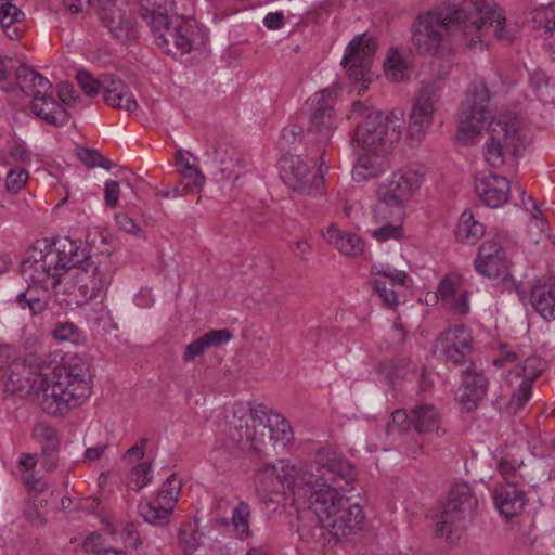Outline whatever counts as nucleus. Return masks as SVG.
Returning <instances> with one entry per match:
<instances>
[{
    "mask_svg": "<svg viewBox=\"0 0 555 555\" xmlns=\"http://www.w3.org/2000/svg\"><path fill=\"white\" fill-rule=\"evenodd\" d=\"M311 109L307 135L320 144H324L332 138L336 129L335 113L333 106L326 100L325 92L314 94L309 99Z\"/></svg>",
    "mask_w": 555,
    "mask_h": 555,
    "instance_id": "a211bd4d",
    "label": "nucleus"
},
{
    "mask_svg": "<svg viewBox=\"0 0 555 555\" xmlns=\"http://www.w3.org/2000/svg\"><path fill=\"white\" fill-rule=\"evenodd\" d=\"M410 67V61L406 60L397 48H391L388 51L384 62V70L388 79L397 82L403 80Z\"/></svg>",
    "mask_w": 555,
    "mask_h": 555,
    "instance_id": "473e14b6",
    "label": "nucleus"
},
{
    "mask_svg": "<svg viewBox=\"0 0 555 555\" xmlns=\"http://www.w3.org/2000/svg\"><path fill=\"white\" fill-rule=\"evenodd\" d=\"M401 225L386 223L379 228L372 230V236L378 242H386L391 238H400L402 236Z\"/></svg>",
    "mask_w": 555,
    "mask_h": 555,
    "instance_id": "4d7b16f0",
    "label": "nucleus"
},
{
    "mask_svg": "<svg viewBox=\"0 0 555 555\" xmlns=\"http://www.w3.org/2000/svg\"><path fill=\"white\" fill-rule=\"evenodd\" d=\"M530 301L544 320H555V282L533 286Z\"/></svg>",
    "mask_w": 555,
    "mask_h": 555,
    "instance_id": "a878e982",
    "label": "nucleus"
},
{
    "mask_svg": "<svg viewBox=\"0 0 555 555\" xmlns=\"http://www.w3.org/2000/svg\"><path fill=\"white\" fill-rule=\"evenodd\" d=\"M371 284L384 307L391 309L398 305V295L390 281L376 278Z\"/></svg>",
    "mask_w": 555,
    "mask_h": 555,
    "instance_id": "79ce46f5",
    "label": "nucleus"
},
{
    "mask_svg": "<svg viewBox=\"0 0 555 555\" xmlns=\"http://www.w3.org/2000/svg\"><path fill=\"white\" fill-rule=\"evenodd\" d=\"M312 468L320 483L335 485L341 480L351 485L357 478V470L352 463L340 453L331 448H321L315 453Z\"/></svg>",
    "mask_w": 555,
    "mask_h": 555,
    "instance_id": "2eb2a0df",
    "label": "nucleus"
},
{
    "mask_svg": "<svg viewBox=\"0 0 555 555\" xmlns=\"http://www.w3.org/2000/svg\"><path fill=\"white\" fill-rule=\"evenodd\" d=\"M377 50V41L367 33L357 35L347 46L341 65L349 79L353 81L370 82L369 77L372 63Z\"/></svg>",
    "mask_w": 555,
    "mask_h": 555,
    "instance_id": "4468645a",
    "label": "nucleus"
},
{
    "mask_svg": "<svg viewBox=\"0 0 555 555\" xmlns=\"http://www.w3.org/2000/svg\"><path fill=\"white\" fill-rule=\"evenodd\" d=\"M250 506L245 501H240L232 511L231 525L234 534L240 540L250 537L249 529Z\"/></svg>",
    "mask_w": 555,
    "mask_h": 555,
    "instance_id": "c9c22d12",
    "label": "nucleus"
},
{
    "mask_svg": "<svg viewBox=\"0 0 555 555\" xmlns=\"http://www.w3.org/2000/svg\"><path fill=\"white\" fill-rule=\"evenodd\" d=\"M28 172L25 169L10 170L7 175L5 186L11 193L20 192L26 184Z\"/></svg>",
    "mask_w": 555,
    "mask_h": 555,
    "instance_id": "6e6d98bb",
    "label": "nucleus"
},
{
    "mask_svg": "<svg viewBox=\"0 0 555 555\" xmlns=\"http://www.w3.org/2000/svg\"><path fill=\"white\" fill-rule=\"evenodd\" d=\"M76 79L88 96H94L102 92L104 93V77L101 80L94 79L88 72L79 70Z\"/></svg>",
    "mask_w": 555,
    "mask_h": 555,
    "instance_id": "3c124183",
    "label": "nucleus"
},
{
    "mask_svg": "<svg viewBox=\"0 0 555 555\" xmlns=\"http://www.w3.org/2000/svg\"><path fill=\"white\" fill-rule=\"evenodd\" d=\"M67 270L74 269L72 285L77 293V304L93 299L105 292L112 283L116 266L112 254L101 251L87 254L80 250L76 242L67 240Z\"/></svg>",
    "mask_w": 555,
    "mask_h": 555,
    "instance_id": "39448f33",
    "label": "nucleus"
},
{
    "mask_svg": "<svg viewBox=\"0 0 555 555\" xmlns=\"http://www.w3.org/2000/svg\"><path fill=\"white\" fill-rule=\"evenodd\" d=\"M377 274L380 275L383 280L390 281L392 287L396 285H404L408 278L404 271L398 270L379 271Z\"/></svg>",
    "mask_w": 555,
    "mask_h": 555,
    "instance_id": "774afa93",
    "label": "nucleus"
},
{
    "mask_svg": "<svg viewBox=\"0 0 555 555\" xmlns=\"http://www.w3.org/2000/svg\"><path fill=\"white\" fill-rule=\"evenodd\" d=\"M23 516L28 524L35 527H42L47 522V512L41 511L28 501L23 509Z\"/></svg>",
    "mask_w": 555,
    "mask_h": 555,
    "instance_id": "13d9d810",
    "label": "nucleus"
},
{
    "mask_svg": "<svg viewBox=\"0 0 555 555\" xmlns=\"http://www.w3.org/2000/svg\"><path fill=\"white\" fill-rule=\"evenodd\" d=\"M475 268L478 273L488 278H505L507 275L508 261L506 258L487 257L481 258L477 256L475 260Z\"/></svg>",
    "mask_w": 555,
    "mask_h": 555,
    "instance_id": "4c0bfd02",
    "label": "nucleus"
},
{
    "mask_svg": "<svg viewBox=\"0 0 555 555\" xmlns=\"http://www.w3.org/2000/svg\"><path fill=\"white\" fill-rule=\"evenodd\" d=\"M441 98L440 83L431 81L423 83L416 98L409 121V137L420 141L433 124L434 113Z\"/></svg>",
    "mask_w": 555,
    "mask_h": 555,
    "instance_id": "dca6fc26",
    "label": "nucleus"
},
{
    "mask_svg": "<svg viewBox=\"0 0 555 555\" xmlns=\"http://www.w3.org/2000/svg\"><path fill=\"white\" fill-rule=\"evenodd\" d=\"M57 95L62 103L67 105L70 103H75L76 100L79 98V94L74 89V86L69 82H61L57 85Z\"/></svg>",
    "mask_w": 555,
    "mask_h": 555,
    "instance_id": "0e129e2a",
    "label": "nucleus"
},
{
    "mask_svg": "<svg viewBox=\"0 0 555 555\" xmlns=\"http://www.w3.org/2000/svg\"><path fill=\"white\" fill-rule=\"evenodd\" d=\"M119 194V183L114 180L106 181L104 188V201L107 207L114 208L117 206Z\"/></svg>",
    "mask_w": 555,
    "mask_h": 555,
    "instance_id": "680f3d73",
    "label": "nucleus"
},
{
    "mask_svg": "<svg viewBox=\"0 0 555 555\" xmlns=\"http://www.w3.org/2000/svg\"><path fill=\"white\" fill-rule=\"evenodd\" d=\"M83 546L88 553L93 555H127L122 550L105 547L103 545V538L99 533L88 535L83 542Z\"/></svg>",
    "mask_w": 555,
    "mask_h": 555,
    "instance_id": "de8ad7c7",
    "label": "nucleus"
},
{
    "mask_svg": "<svg viewBox=\"0 0 555 555\" xmlns=\"http://www.w3.org/2000/svg\"><path fill=\"white\" fill-rule=\"evenodd\" d=\"M24 18V12L11 1L0 4V25L9 38L17 39L22 35Z\"/></svg>",
    "mask_w": 555,
    "mask_h": 555,
    "instance_id": "bb28decb",
    "label": "nucleus"
},
{
    "mask_svg": "<svg viewBox=\"0 0 555 555\" xmlns=\"http://www.w3.org/2000/svg\"><path fill=\"white\" fill-rule=\"evenodd\" d=\"M67 242L60 249L56 244L43 241L22 261L21 273L31 286L38 284L41 288H55L61 283L62 271L67 270Z\"/></svg>",
    "mask_w": 555,
    "mask_h": 555,
    "instance_id": "6e6552de",
    "label": "nucleus"
},
{
    "mask_svg": "<svg viewBox=\"0 0 555 555\" xmlns=\"http://www.w3.org/2000/svg\"><path fill=\"white\" fill-rule=\"evenodd\" d=\"M238 414V423L230 428L228 437H230L240 448H251L255 451L260 449V444L264 442V431L257 435L256 427L262 426L263 430L268 429V417L274 414L269 413L268 409L259 404L253 409L241 406L234 410V417Z\"/></svg>",
    "mask_w": 555,
    "mask_h": 555,
    "instance_id": "ddd939ff",
    "label": "nucleus"
},
{
    "mask_svg": "<svg viewBox=\"0 0 555 555\" xmlns=\"http://www.w3.org/2000/svg\"><path fill=\"white\" fill-rule=\"evenodd\" d=\"M478 499L469 485L455 483L451 487L446 503L442 504L436 522V534L448 543L455 542L460 532L475 516Z\"/></svg>",
    "mask_w": 555,
    "mask_h": 555,
    "instance_id": "1a4fd4ad",
    "label": "nucleus"
},
{
    "mask_svg": "<svg viewBox=\"0 0 555 555\" xmlns=\"http://www.w3.org/2000/svg\"><path fill=\"white\" fill-rule=\"evenodd\" d=\"M152 479V463L145 462L135 465L129 475V487L140 491L147 486Z\"/></svg>",
    "mask_w": 555,
    "mask_h": 555,
    "instance_id": "37998d69",
    "label": "nucleus"
},
{
    "mask_svg": "<svg viewBox=\"0 0 555 555\" xmlns=\"http://www.w3.org/2000/svg\"><path fill=\"white\" fill-rule=\"evenodd\" d=\"M487 122L489 137L483 145V156L491 167L496 168L505 163L506 154H516L524 145L522 130L518 119L511 115L492 119L488 88L482 83L472 85L461 104L456 140L464 145L472 144Z\"/></svg>",
    "mask_w": 555,
    "mask_h": 555,
    "instance_id": "f03ea898",
    "label": "nucleus"
},
{
    "mask_svg": "<svg viewBox=\"0 0 555 555\" xmlns=\"http://www.w3.org/2000/svg\"><path fill=\"white\" fill-rule=\"evenodd\" d=\"M522 465V460H509V459H500L496 463V469L500 475L503 477L505 483L515 482L518 483V472L517 469Z\"/></svg>",
    "mask_w": 555,
    "mask_h": 555,
    "instance_id": "864d4df0",
    "label": "nucleus"
},
{
    "mask_svg": "<svg viewBox=\"0 0 555 555\" xmlns=\"http://www.w3.org/2000/svg\"><path fill=\"white\" fill-rule=\"evenodd\" d=\"M157 46L167 54H188L194 44L193 26L179 15H166V22H151L149 25Z\"/></svg>",
    "mask_w": 555,
    "mask_h": 555,
    "instance_id": "f8f14e48",
    "label": "nucleus"
},
{
    "mask_svg": "<svg viewBox=\"0 0 555 555\" xmlns=\"http://www.w3.org/2000/svg\"><path fill=\"white\" fill-rule=\"evenodd\" d=\"M438 344L448 362L466 366L472 353L473 337L464 325H455L440 334Z\"/></svg>",
    "mask_w": 555,
    "mask_h": 555,
    "instance_id": "6ab92c4d",
    "label": "nucleus"
},
{
    "mask_svg": "<svg viewBox=\"0 0 555 555\" xmlns=\"http://www.w3.org/2000/svg\"><path fill=\"white\" fill-rule=\"evenodd\" d=\"M16 300L23 309L28 308L31 314H40L49 306V288H41V293L39 294L36 286H29L25 292L17 295Z\"/></svg>",
    "mask_w": 555,
    "mask_h": 555,
    "instance_id": "7c9ffc66",
    "label": "nucleus"
},
{
    "mask_svg": "<svg viewBox=\"0 0 555 555\" xmlns=\"http://www.w3.org/2000/svg\"><path fill=\"white\" fill-rule=\"evenodd\" d=\"M475 191L488 207L499 208L507 202L511 184L506 178L489 173L476 180Z\"/></svg>",
    "mask_w": 555,
    "mask_h": 555,
    "instance_id": "4be33fe9",
    "label": "nucleus"
},
{
    "mask_svg": "<svg viewBox=\"0 0 555 555\" xmlns=\"http://www.w3.org/2000/svg\"><path fill=\"white\" fill-rule=\"evenodd\" d=\"M338 487L320 483L311 469V478L301 487L305 495H298L296 502L315 516L321 534L327 530L336 541H341L361 529L364 513L362 506L341 494Z\"/></svg>",
    "mask_w": 555,
    "mask_h": 555,
    "instance_id": "7ed1b4c3",
    "label": "nucleus"
},
{
    "mask_svg": "<svg viewBox=\"0 0 555 555\" xmlns=\"http://www.w3.org/2000/svg\"><path fill=\"white\" fill-rule=\"evenodd\" d=\"M180 175L189 182L183 185V190L186 192H199L205 184V176L202 171L193 166L186 165L184 168L178 169Z\"/></svg>",
    "mask_w": 555,
    "mask_h": 555,
    "instance_id": "a18cd8bd",
    "label": "nucleus"
},
{
    "mask_svg": "<svg viewBox=\"0 0 555 555\" xmlns=\"http://www.w3.org/2000/svg\"><path fill=\"white\" fill-rule=\"evenodd\" d=\"M25 485L29 492V501L41 511L48 513V508L55 504L59 500V494L54 490H51L44 481L36 478L34 475H29Z\"/></svg>",
    "mask_w": 555,
    "mask_h": 555,
    "instance_id": "cd10ccee",
    "label": "nucleus"
},
{
    "mask_svg": "<svg viewBox=\"0 0 555 555\" xmlns=\"http://www.w3.org/2000/svg\"><path fill=\"white\" fill-rule=\"evenodd\" d=\"M92 389V374L81 358H73L53 370L50 378L40 382L36 400L42 411L62 416L83 403Z\"/></svg>",
    "mask_w": 555,
    "mask_h": 555,
    "instance_id": "20e7f679",
    "label": "nucleus"
},
{
    "mask_svg": "<svg viewBox=\"0 0 555 555\" xmlns=\"http://www.w3.org/2000/svg\"><path fill=\"white\" fill-rule=\"evenodd\" d=\"M477 256H480L481 258H487L489 256L496 258H506L504 249L502 248L500 243L494 240L485 241L480 245Z\"/></svg>",
    "mask_w": 555,
    "mask_h": 555,
    "instance_id": "052dcab7",
    "label": "nucleus"
},
{
    "mask_svg": "<svg viewBox=\"0 0 555 555\" xmlns=\"http://www.w3.org/2000/svg\"><path fill=\"white\" fill-rule=\"evenodd\" d=\"M493 499L496 509L506 518L520 514L527 504L526 493L515 482L498 486Z\"/></svg>",
    "mask_w": 555,
    "mask_h": 555,
    "instance_id": "5701e85b",
    "label": "nucleus"
},
{
    "mask_svg": "<svg viewBox=\"0 0 555 555\" xmlns=\"http://www.w3.org/2000/svg\"><path fill=\"white\" fill-rule=\"evenodd\" d=\"M324 238L334 245L343 255L356 257L363 250L362 240L350 232H341L336 224H331L324 232Z\"/></svg>",
    "mask_w": 555,
    "mask_h": 555,
    "instance_id": "393cba45",
    "label": "nucleus"
},
{
    "mask_svg": "<svg viewBox=\"0 0 555 555\" xmlns=\"http://www.w3.org/2000/svg\"><path fill=\"white\" fill-rule=\"evenodd\" d=\"M76 156L88 168H94L95 166H99L109 170L113 167V163L94 149L78 146L76 149Z\"/></svg>",
    "mask_w": 555,
    "mask_h": 555,
    "instance_id": "a19ab883",
    "label": "nucleus"
},
{
    "mask_svg": "<svg viewBox=\"0 0 555 555\" xmlns=\"http://www.w3.org/2000/svg\"><path fill=\"white\" fill-rule=\"evenodd\" d=\"M280 168L284 183L298 194L311 197L322 194L325 186L322 170H312L311 165L299 155L283 156Z\"/></svg>",
    "mask_w": 555,
    "mask_h": 555,
    "instance_id": "9b49d317",
    "label": "nucleus"
},
{
    "mask_svg": "<svg viewBox=\"0 0 555 555\" xmlns=\"http://www.w3.org/2000/svg\"><path fill=\"white\" fill-rule=\"evenodd\" d=\"M201 337L203 338L207 349H209L219 347L222 344L230 341L233 337V334L228 328H219L210 330Z\"/></svg>",
    "mask_w": 555,
    "mask_h": 555,
    "instance_id": "5fc2aeb1",
    "label": "nucleus"
},
{
    "mask_svg": "<svg viewBox=\"0 0 555 555\" xmlns=\"http://www.w3.org/2000/svg\"><path fill=\"white\" fill-rule=\"evenodd\" d=\"M541 370V359L539 357L527 358L521 367V373L524 375L522 380H530L532 385L539 377Z\"/></svg>",
    "mask_w": 555,
    "mask_h": 555,
    "instance_id": "bf43d9fd",
    "label": "nucleus"
},
{
    "mask_svg": "<svg viewBox=\"0 0 555 555\" xmlns=\"http://www.w3.org/2000/svg\"><path fill=\"white\" fill-rule=\"evenodd\" d=\"M379 155L369 156H361L358 159L357 165L354 166L352 170L353 179L360 181V180H367L373 179L379 176L384 171V160L378 162Z\"/></svg>",
    "mask_w": 555,
    "mask_h": 555,
    "instance_id": "e433bc0d",
    "label": "nucleus"
},
{
    "mask_svg": "<svg viewBox=\"0 0 555 555\" xmlns=\"http://www.w3.org/2000/svg\"><path fill=\"white\" fill-rule=\"evenodd\" d=\"M51 335L54 339L60 341L77 343L80 336V330L73 322H57L51 331Z\"/></svg>",
    "mask_w": 555,
    "mask_h": 555,
    "instance_id": "09e8293b",
    "label": "nucleus"
},
{
    "mask_svg": "<svg viewBox=\"0 0 555 555\" xmlns=\"http://www.w3.org/2000/svg\"><path fill=\"white\" fill-rule=\"evenodd\" d=\"M181 490V485L176 480V475H170L158 490V500L163 504L172 505L178 500V494Z\"/></svg>",
    "mask_w": 555,
    "mask_h": 555,
    "instance_id": "8fccbe9b",
    "label": "nucleus"
},
{
    "mask_svg": "<svg viewBox=\"0 0 555 555\" xmlns=\"http://www.w3.org/2000/svg\"><path fill=\"white\" fill-rule=\"evenodd\" d=\"M528 23L532 28L541 29L545 36L555 31V4L540 7L529 13Z\"/></svg>",
    "mask_w": 555,
    "mask_h": 555,
    "instance_id": "72a5a7b5",
    "label": "nucleus"
},
{
    "mask_svg": "<svg viewBox=\"0 0 555 555\" xmlns=\"http://www.w3.org/2000/svg\"><path fill=\"white\" fill-rule=\"evenodd\" d=\"M139 512L145 521L157 526H164L169 521L170 514L172 513V505L163 504L162 502L158 504L141 502L139 504Z\"/></svg>",
    "mask_w": 555,
    "mask_h": 555,
    "instance_id": "f704fd0d",
    "label": "nucleus"
},
{
    "mask_svg": "<svg viewBox=\"0 0 555 555\" xmlns=\"http://www.w3.org/2000/svg\"><path fill=\"white\" fill-rule=\"evenodd\" d=\"M412 425V415L410 416L403 409H398L392 412L391 420L386 425V434L390 436L406 433Z\"/></svg>",
    "mask_w": 555,
    "mask_h": 555,
    "instance_id": "c03bdc74",
    "label": "nucleus"
},
{
    "mask_svg": "<svg viewBox=\"0 0 555 555\" xmlns=\"http://www.w3.org/2000/svg\"><path fill=\"white\" fill-rule=\"evenodd\" d=\"M268 430L270 440L281 441L283 444H286L292 439L291 426L281 414L268 417Z\"/></svg>",
    "mask_w": 555,
    "mask_h": 555,
    "instance_id": "ea45409f",
    "label": "nucleus"
},
{
    "mask_svg": "<svg viewBox=\"0 0 555 555\" xmlns=\"http://www.w3.org/2000/svg\"><path fill=\"white\" fill-rule=\"evenodd\" d=\"M34 431L37 436H42L37 437L38 439H44L49 442L48 446L43 447L42 452L46 456L44 466L48 470H53L55 468V453L57 451V444L55 437L53 436V430L47 426H37Z\"/></svg>",
    "mask_w": 555,
    "mask_h": 555,
    "instance_id": "58836bf2",
    "label": "nucleus"
},
{
    "mask_svg": "<svg viewBox=\"0 0 555 555\" xmlns=\"http://www.w3.org/2000/svg\"><path fill=\"white\" fill-rule=\"evenodd\" d=\"M210 158V165L214 173L221 180L236 181L245 168L244 158L228 144L217 142L212 145V151L207 153Z\"/></svg>",
    "mask_w": 555,
    "mask_h": 555,
    "instance_id": "412c9836",
    "label": "nucleus"
},
{
    "mask_svg": "<svg viewBox=\"0 0 555 555\" xmlns=\"http://www.w3.org/2000/svg\"><path fill=\"white\" fill-rule=\"evenodd\" d=\"M140 15L147 25L151 22H166V15L173 11L172 0H138Z\"/></svg>",
    "mask_w": 555,
    "mask_h": 555,
    "instance_id": "2f4dec72",
    "label": "nucleus"
},
{
    "mask_svg": "<svg viewBox=\"0 0 555 555\" xmlns=\"http://www.w3.org/2000/svg\"><path fill=\"white\" fill-rule=\"evenodd\" d=\"M357 121L353 140L366 154L386 155L400 138L395 127L389 132L388 118L380 111H375L360 101H354L348 114Z\"/></svg>",
    "mask_w": 555,
    "mask_h": 555,
    "instance_id": "423d86ee",
    "label": "nucleus"
},
{
    "mask_svg": "<svg viewBox=\"0 0 555 555\" xmlns=\"http://www.w3.org/2000/svg\"><path fill=\"white\" fill-rule=\"evenodd\" d=\"M103 99L106 104L114 108L132 112L138 107V103L124 81L113 75L104 76Z\"/></svg>",
    "mask_w": 555,
    "mask_h": 555,
    "instance_id": "b1692460",
    "label": "nucleus"
},
{
    "mask_svg": "<svg viewBox=\"0 0 555 555\" xmlns=\"http://www.w3.org/2000/svg\"><path fill=\"white\" fill-rule=\"evenodd\" d=\"M483 234V224L475 220L470 210H464L455 231L457 240L466 244H475Z\"/></svg>",
    "mask_w": 555,
    "mask_h": 555,
    "instance_id": "c756f323",
    "label": "nucleus"
},
{
    "mask_svg": "<svg viewBox=\"0 0 555 555\" xmlns=\"http://www.w3.org/2000/svg\"><path fill=\"white\" fill-rule=\"evenodd\" d=\"M520 201H521V205L524 206V208L526 210H531L532 211V219H534L537 221V227H539L541 229V211L540 209L538 208V205L537 203L533 201V198L530 196V195H527L526 192H521V197H520Z\"/></svg>",
    "mask_w": 555,
    "mask_h": 555,
    "instance_id": "338daca9",
    "label": "nucleus"
},
{
    "mask_svg": "<svg viewBox=\"0 0 555 555\" xmlns=\"http://www.w3.org/2000/svg\"><path fill=\"white\" fill-rule=\"evenodd\" d=\"M199 533L189 527H182L179 530V545L182 548L184 555H193V553L199 546Z\"/></svg>",
    "mask_w": 555,
    "mask_h": 555,
    "instance_id": "603ef678",
    "label": "nucleus"
},
{
    "mask_svg": "<svg viewBox=\"0 0 555 555\" xmlns=\"http://www.w3.org/2000/svg\"><path fill=\"white\" fill-rule=\"evenodd\" d=\"M462 373L463 380L457 390V400L464 411L472 412L487 395L488 378L481 371H477L473 361L468 362Z\"/></svg>",
    "mask_w": 555,
    "mask_h": 555,
    "instance_id": "aec40b11",
    "label": "nucleus"
},
{
    "mask_svg": "<svg viewBox=\"0 0 555 555\" xmlns=\"http://www.w3.org/2000/svg\"><path fill=\"white\" fill-rule=\"evenodd\" d=\"M302 137V129L296 125L285 127L281 132L282 142L286 145L295 144L300 141Z\"/></svg>",
    "mask_w": 555,
    "mask_h": 555,
    "instance_id": "69168bd1",
    "label": "nucleus"
},
{
    "mask_svg": "<svg viewBox=\"0 0 555 555\" xmlns=\"http://www.w3.org/2000/svg\"><path fill=\"white\" fill-rule=\"evenodd\" d=\"M412 423L415 431L418 434L438 433L440 414L433 404H416L411 410Z\"/></svg>",
    "mask_w": 555,
    "mask_h": 555,
    "instance_id": "c85d7f7f",
    "label": "nucleus"
},
{
    "mask_svg": "<svg viewBox=\"0 0 555 555\" xmlns=\"http://www.w3.org/2000/svg\"><path fill=\"white\" fill-rule=\"evenodd\" d=\"M207 350V347L202 337L192 341L185 347L183 360L185 362H190L194 360L196 357L202 356Z\"/></svg>",
    "mask_w": 555,
    "mask_h": 555,
    "instance_id": "e2e57ef3",
    "label": "nucleus"
},
{
    "mask_svg": "<svg viewBox=\"0 0 555 555\" xmlns=\"http://www.w3.org/2000/svg\"><path fill=\"white\" fill-rule=\"evenodd\" d=\"M423 176L415 170L402 169L392 175L388 182L378 186L377 195L386 206H401L421 186Z\"/></svg>",
    "mask_w": 555,
    "mask_h": 555,
    "instance_id": "f3484780",
    "label": "nucleus"
},
{
    "mask_svg": "<svg viewBox=\"0 0 555 555\" xmlns=\"http://www.w3.org/2000/svg\"><path fill=\"white\" fill-rule=\"evenodd\" d=\"M505 22L498 4L485 0H463L459 4L418 14L411 27L412 42L418 53L437 56L449 36L459 31L464 37H470L468 44L474 46L480 42L485 30L493 23H496V38L511 41L513 38L505 33Z\"/></svg>",
    "mask_w": 555,
    "mask_h": 555,
    "instance_id": "f257e3e1",
    "label": "nucleus"
},
{
    "mask_svg": "<svg viewBox=\"0 0 555 555\" xmlns=\"http://www.w3.org/2000/svg\"><path fill=\"white\" fill-rule=\"evenodd\" d=\"M15 75L23 93L31 98L30 109L36 117L54 127L68 122L70 115L53 96L48 78L25 64L17 67Z\"/></svg>",
    "mask_w": 555,
    "mask_h": 555,
    "instance_id": "0eeeda50",
    "label": "nucleus"
},
{
    "mask_svg": "<svg viewBox=\"0 0 555 555\" xmlns=\"http://www.w3.org/2000/svg\"><path fill=\"white\" fill-rule=\"evenodd\" d=\"M311 478V468L296 467L285 461H280L279 466L264 464L255 474V486L258 492L263 494L280 493L288 490L294 500L298 495H305L302 485Z\"/></svg>",
    "mask_w": 555,
    "mask_h": 555,
    "instance_id": "9d476101",
    "label": "nucleus"
},
{
    "mask_svg": "<svg viewBox=\"0 0 555 555\" xmlns=\"http://www.w3.org/2000/svg\"><path fill=\"white\" fill-rule=\"evenodd\" d=\"M532 393V385L530 380H522L518 387V389L513 393L508 404L507 410L512 414H516L520 409H522L528 400L530 399Z\"/></svg>",
    "mask_w": 555,
    "mask_h": 555,
    "instance_id": "49530a36",
    "label": "nucleus"
}]
</instances>
